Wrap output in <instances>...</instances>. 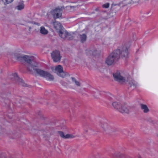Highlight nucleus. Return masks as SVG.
I'll return each instance as SVG.
<instances>
[{
  "label": "nucleus",
  "instance_id": "2f4dec72",
  "mask_svg": "<svg viewBox=\"0 0 158 158\" xmlns=\"http://www.w3.org/2000/svg\"><path fill=\"white\" fill-rule=\"evenodd\" d=\"M137 157L138 158H142L141 157V156L140 155H139L138 156H137Z\"/></svg>",
  "mask_w": 158,
  "mask_h": 158
},
{
  "label": "nucleus",
  "instance_id": "0eeeda50",
  "mask_svg": "<svg viewBox=\"0 0 158 158\" xmlns=\"http://www.w3.org/2000/svg\"><path fill=\"white\" fill-rule=\"evenodd\" d=\"M63 11L61 8H56L51 11L52 15L54 19L60 17L62 15Z\"/></svg>",
  "mask_w": 158,
  "mask_h": 158
},
{
  "label": "nucleus",
  "instance_id": "7ed1b4c3",
  "mask_svg": "<svg viewBox=\"0 0 158 158\" xmlns=\"http://www.w3.org/2000/svg\"><path fill=\"white\" fill-rule=\"evenodd\" d=\"M56 23H54V27L57 31L59 36L62 38H66L68 35V32L65 30L60 23L56 25Z\"/></svg>",
  "mask_w": 158,
  "mask_h": 158
},
{
  "label": "nucleus",
  "instance_id": "f3484780",
  "mask_svg": "<svg viewBox=\"0 0 158 158\" xmlns=\"http://www.w3.org/2000/svg\"><path fill=\"white\" fill-rule=\"evenodd\" d=\"M105 62L106 64L109 65H110L116 62L113 59H112L110 56H109L106 58Z\"/></svg>",
  "mask_w": 158,
  "mask_h": 158
},
{
  "label": "nucleus",
  "instance_id": "393cba45",
  "mask_svg": "<svg viewBox=\"0 0 158 158\" xmlns=\"http://www.w3.org/2000/svg\"><path fill=\"white\" fill-rule=\"evenodd\" d=\"M17 9L19 10H21L24 8V5L23 4L19 5L17 6Z\"/></svg>",
  "mask_w": 158,
  "mask_h": 158
},
{
  "label": "nucleus",
  "instance_id": "9d476101",
  "mask_svg": "<svg viewBox=\"0 0 158 158\" xmlns=\"http://www.w3.org/2000/svg\"><path fill=\"white\" fill-rule=\"evenodd\" d=\"M109 56L116 62L120 57V50L118 49L114 50Z\"/></svg>",
  "mask_w": 158,
  "mask_h": 158
},
{
  "label": "nucleus",
  "instance_id": "c756f323",
  "mask_svg": "<svg viewBox=\"0 0 158 158\" xmlns=\"http://www.w3.org/2000/svg\"><path fill=\"white\" fill-rule=\"evenodd\" d=\"M61 84L62 85H63L64 86H65L66 87H67L68 86V84L67 83H61Z\"/></svg>",
  "mask_w": 158,
  "mask_h": 158
},
{
  "label": "nucleus",
  "instance_id": "dca6fc26",
  "mask_svg": "<svg viewBox=\"0 0 158 158\" xmlns=\"http://www.w3.org/2000/svg\"><path fill=\"white\" fill-rule=\"evenodd\" d=\"M121 4V3H119L117 4L114 3L112 4L110 10H114L115 11H117L120 9Z\"/></svg>",
  "mask_w": 158,
  "mask_h": 158
},
{
  "label": "nucleus",
  "instance_id": "6ab92c4d",
  "mask_svg": "<svg viewBox=\"0 0 158 158\" xmlns=\"http://www.w3.org/2000/svg\"><path fill=\"white\" fill-rule=\"evenodd\" d=\"M80 41L81 43H84L86 40L87 36L86 34H80L79 35Z\"/></svg>",
  "mask_w": 158,
  "mask_h": 158
},
{
  "label": "nucleus",
  "instance_id": "4468645a",
  "mask_svg": "<svg viewBox=\"0 0 158 158\" xmlns=\"http://www.w3.org/2000/svg\"><path fill=\"white\" fill-rule=\"evenodd\" d=\"M60 136L64 139H70L74 138L75 136L72 134H66L65 135L64 133L61 131L58 132Z\"/></svg>",
  "mask_w": 158,
  "mask_h": 158
},
{
  "label": "nucleus",
  "instance_id": "7c9ffc66",
  "mask_svg": "<svg viewBox=\"0 0 158 158\" xmlns=\"http://www.w3.org/2000/svg\"><path fill=\"white\" fill-rule=\"evenodd\" d=\"M95 10L96 11H99V8L98 7V8H96V9H95Z\"/></svg>",
  "mask_w": 158,
  "mask_h": 158
},
{
  "label": "nucleus",
  "instance_id": "f8f14e48",
  "mask_svg": "<svg viewBox=\"0 0 158 158\" xmlns=\"http://www.w3.org/2000/svg\"><path fill=\"white\" fill-rule=\"evenodd\" d=\"M120 50V56L122 58H127L128 56V52L127 48L126 47H123Z\"/></svg>",
  "mask_w": 158,
  "mask_h": 158
},
{
  "label": "nucleus",
  "instance_id": "20e7f679",
  "mask_svg": "<svg viewBox=\"0 0 158 158\" xmlns=\"http://www.w3.org/2000/svg\"><path fill=\"white\" fill-rule=\"evenodd\" d=\"M34 71L40 77L48 79H54L53 76L48 71H45L37 68L34 69Z\"/></svg>",
  "mask_w": 158,
  "mask_h": 158
},
{
  "label": "nucleus",
  "instance_id": "c85d7f7f",
  "mask_svg": "<svg viewBox=\"0 0 158 158\" xmlns=\"http://www.w3.org/2000/svg\"><path fill=\"white\" fill-rule=\"evenodd\" d=\"M131 1L133 2V3L141 2V1H140V0H131Z\"/></svg>",
  "mask_w": 158,
  "mask_h": 158
},
{
  "label": "nucleus",
  "instance_id": "f03ea898",
  "mask_svg": "<svg viewBox=\"0 0 158 158\" xmlns=\"http://www.w3.org/2000/svg\"><path fill=\"white\" fill-rule=\"evenodd\" d=\"M118 83L124 84H126L129 89L132 91L135 89L137 86V84L133 80H115Z\"/></svg>",
  "mask_w": 158,
  "mask_h": 158
},
{
  "label": "nucleus",
  "instance_id": "aec40b11",
  "mask_svg": "<svg viewBox=\"0 0 158 158\" xmlns=\"http://www.w3.org/2000/svg\"><path fill=\"white\" fill-rule=\"evenodd\" d=\"M40 31L42 34L44 35H46L48 33V31L44 27H40Z\"/></svg>",
  "mask_w": 158,
  "mask_h": 158
},
{
  "label": "nucleus",
  "instance_id": "6e6552de",
  "mask_svg": "<svg viewBox=\"0 0 158 158\" xmlns=\"http://www.w3.org/2000/svg\"><path fill=\"white\" fill-rule=\"evenodd\" d=\"M51 56L54 62L60 61L61 60V56L60 55V51L58 50L53 51L51 53Z\"/></svg>",
  "mask_w": 158,
  "mask_h": 158
},
{
  "label": "nucleus",
  "instance_id": "39448f33",
  "mask_svg": "<svg viewBox=\"0 0 158 158\" xmlns=\"http://www.w3.org/2000/svg\"><path fill=\"white\" fill-rule=\"evenodd\" d=\"M54 72L56 73L58 76L62 78L68 77L70 76L68 73H65L63 71V67L60 65L56 67L54 69Z\"/></svg>",
  "mask_w": 158,
  "mask_h": 158
},
{
  "label": "nucleus",
  "instance_id": "473e14b6",
  "mask_svg": "<svg viewBox=\"0 0 158 158\" xmlns=\"http://www.w3.org/2000/svg\"><path fill=\"white\" fill-rule=\"evenodd\" d=\"M71 79H75L74 77H71Z\"/></svg>",
  "mask_w": 158,
  "mask_h": 158
},
{
  "label": "nucleus",
  "instance_id": "b1692460",
  "mask_svg": "<svg viewBox=\"0 0 158 158\" xmlns=\"http://www.w3.org/2000/svg\"><path fill=\"white\" fill-rule=\"evenodd\" d=\"M72 83L73 84H75L77 86H80V82L77 81V80H72Z\"/></svg>",
  "mask_w": 158,
  "mask_h": 158
},
{
  "label": "nucleus",
  "instance_id": "cd10ccee",
  "mask_svg": "<svg viewBox=\"0 0 158 158\" xmlns=\"http://www.w3.org/2000/svg\"><path fill=\"white\" fill-rule=\"evenodd\" d=\"M67 36L69 37L68 39L69 40H72L73 39V36L69 33L68 34V35Z\"/></svg>",
  "mask_w": 158,
  "mask_h": 158
},
{
  "label": "nucleus",
  "instance_id": "4be33fe9",
  "mask_svg": "<svg viewBox=\"0 0 158 158\" xmlns=\"http://www.w3.org/2000/svg\"><path fill=\"white\" fill-rule=\"evenodd\" d=\"M12 76L13 77L11 78L10 79H13V78H14V79H21L19 78L16 73H15L12 74Z\"/></svg>",
  "mask_w": 158,
  "mask_h": 158
},
{
  "label": "nucleus",
  "instance_id": "f704fd0d",
  "mask_svg": "<svg viewBox=\"0 0 158 158\" xmlns=\"http://www.w3.org/2000/svg\"><path fill=\"white\" fill-rule=\"evenodd\" d=\"M144 0H140V1H141V2H143V1H144Z\"/></svg>",
  "mask_w": 158,
  "mask_h": 158
},
{
  "label": "nucleus",
  "instance_id": "9b49d317",
  "mask_svg": "<svg viewBox=\"0 0 158 158\" xmlns=\"http://www.w3.org/2000/svg\"><path fill=\"white\" fill-rule=\"evenodd\" d=\"M101 126L103 129L105 131L114 132L115 131L112 127L106 123L102 124Z\"/></svg>",
  "mask_w": 158,
  "mask_h": 158
},
{
  "label": "nucleus",
  "instance_id": "1a4fd4ad",
  "mask_svg": "<svg viewBox=\"0 0 158 158\" xmlns=\"http://www.w3.org/2000/svg\"><path fill=\"white\" fill-rule=\"evenodd\" d=\"M122 105V104L117 102H114L112 104L113 107L120 112H128V110L126 108L125 110H124L123 109V107H121V106Z\"/></svg>",
  "mask_w": 158,
  "mask_h": 158
},
{
  "label": "nucleus",
  "instance_id": "a211bd4d",
  "mask_svg": "<svg viewBox=\"0 0 158 158\" xmlns=\"http://www.w3.org/2000/svg\"><path fill=\"white\" fill-rule=\"evenodd\" d=\"M141 109L143 110L144 113H148L149 111V109L147 105L141 104L140 105Z\"/></svg>",
  "mask_w": 158,
  "mask_h": 158
},
{
  "label": "nucleus",
  "instance_id": "2eb2a0df",
  "mask_svg": "<svg viewBox=\"0 0 158 158\" xmlns=\"http://www.w3.org/2000/svg\"><path fill=\"white\" fill-rule=\"evenodd\" d=\"M23 57V56H22L21 54L18 53H15L12 55V59H15L18 61H22Z\"/></svg>",
  "mask_w": 158,
  "mask_h": 158
},
{
  "label": "nucleus",
  "instance_id": "72a5a7b5",
  "mask_svg": "<svg viewBox=\"0 0 158 158\" xmlns=\"http://www.w3.org/2000/svg\"><path fill=\"white\" fill-rule=\"evenodd\" d=\"M48 80V81H51L53 80H50V79H49V80Z\"/></svg>",
  "mask_w": 158,
  "mask_h": 158
},
{
  "label": "nucleus",
  "instance_id": "412c9836",
  "mask_svg": "<svg viewBox=\"0 0 158 158\" xmlns=\"http://www.w3.org/2000/svg\"><path fill=\"white\" fill-rule=\"evenodd\" d=\"M123 107V109L124 110H125L126 109H127L128 110V112H123V113H128L129 112V107H128L127 106V105L125 104H122V105L121 106V107Z\"/></svg>",
  "mask_w": 158,
  "mask_h": 158
},
{
  "label": "nucleus",
  "instance_id": "bb28decb",
  "mask_svg": "<svg viewBox=\"0 0 158 158\" xmlns=\"http://www.w3.org/2000/svg\"><path fill=\"white\" fill-rule=\"evenodd\" d=\"M96 90L94 89L93 90L89 92V93H90V94H92L93 95H94L95 93H96Z\"/></svg>",
  "mask_w": 158,
  "mask_h": 158
},
{
  "label": "nucleus",
  "instance_id": "a878e982",
  "mask_svg": "<svg viewBox=\"0 0 158 158\" xmlns=\"http://www.w3.org/2000/svg\"><path fill=\"white\" fill-rule=\"evenodd\" d=\"M109 6L110 4L108 2L105 3V4H103L102 6L103 8H107L109 7Z\"/></svg>",
  "mask_w": 158,
  "mask_h": 158
},
{
  "label": "nucleus",
  "instance_id": "f257e3e1",
  "mask_svg": "<svg viewBox=\"0 0 158 158\" xmlns=\"http://www.w3.org/2000/svg\"><path fill=\"white\" fill-rule=\"evenodd\" d=\"M23 60H24L27 63V69L29 71L34 70L37 67L38 64L34 60V57L32 56L27 55L23 56Z\"/></svg>",
  "mask_w": 158,
  "mask_h": 158
},
{
  "label": "nucleus",
  "instance_id": "ddd939ff",
  "mask_svg": "<svg viewBox=\"0 0 158 158\" xmlns=\"http://www.w3.org/2000/svg\"><path fill=\"white\" fill-rule=\"evenodd\" d=\"M87 55L90 56H95L99 54L100 52L98 51L96 49H94L93 50H87L86 52Z\"/></svg>",
  "mask_w": 158,
  "mask_h": 158
},
{
  "label": "nucleus",
  "instance_id": "c9c22d12",
  "mask_svg": "<svg viewBox=\"0 0 158 158\" xmlns=\"http://www.w3.org/2000/svg\"><path fill=\"white\" fill-rule=\"evenodd\" d=\"M2 154H0V158H1V157H2Z\"/></svg>",
  "mask_w": 158,
  "mask_h": 158
},
{
  "label": "nucleus",
  "instance_id": "5701e85b",
  "mask_svg": "<svg viewBox=\"0 0 158 158\" xmlns=\"http://www.w3.org/2000/svg\"><path fill=\"white\" fill-rule=\"evenodd\" d=\"M14 0H2L5 5L9 4L12 2Z\"/></svg>",
  "mask_w": 158,
  "mask_h": 158
},
{
  "label": "nucleus",
  "instance_id": "423d86ee",
  "mask_svg": "<svg viewBox=\"0 0 158 158\" xmlns=\"http://www.w3.org/2000/svg\"><path fill=\"white\" fill-rule=\"evenodd\" d=\"M113 76L114 79H129L130 78V76L128 73L124 74L123 73H121L119 71L114 73Z\"/></svg>",
  "mask_w": 158,
  "mask_h": 158
}]
</instances>
